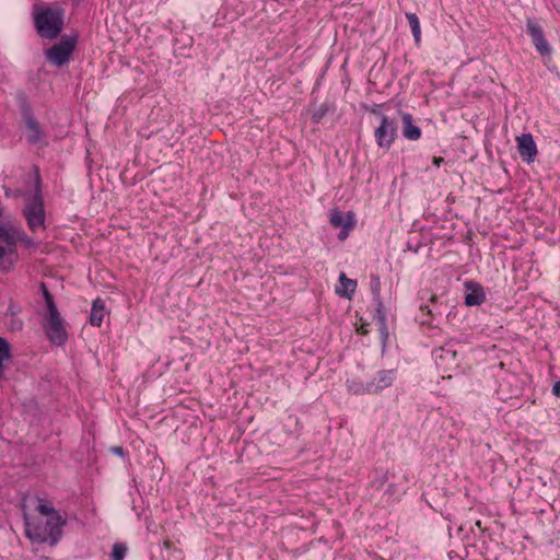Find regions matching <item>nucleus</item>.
I'll use <instances>...</instances> for the list:
<instances>
[{
    "instance_id": "nucleus-15",
    "label": "nucleus",
    "mask_w": 560,
    "mask_h": 560,
    "mask_svg": "<svg viewBox=\"0 0 560 560\" xmlns=\"http://www.w3.org/2000/svg\"><path fill=\"white\" fill-rule=\"evenodd\" d=\"M106 314L104 300L97 298L93 301L89 322L92 326L100 327Z\"/></svg>"
},
{
    "instance_id": "nucleus-5",
    "label": "nucleus",
    "mask_w": 560,
    "mask_h": 560,
    "mask_svg": "<svg viewBox=\"0 0 560 560\" xmlns=\"http://www.w3.org/2000/svg\"><path fill=\"white\" fill-rule=\"evenodd\" d=\"M34 25L43 38H57L63 27V13L60 10L45 8L34 13Z\"/></svg>"
},
{
    "instance_id": "nucleus-17",
    "label": "nucleus",
    "mask_w": 560,
    "mask_h": 560,
    "mask_svg": "<svg viewBox=\"0 0 560 560\" xmlns=\"http://www.w3.org/2000/svg\"><path fill=\"white\" fill-rule=\"evenodd\" d=\"M376 307H375V315L374 318L377 320L380 331L384 339L387 338V327H386V314L384 311V305L380 299L374 300Z\"/></svg>"
},
{
    "instance_id": "nucleus-21",
    "label": "nucleus",
    "mask_w": 560,
    "mask_h": 560,
    "mask_svg": "<svg viewBox=\"0 0 560 560\" xmlns=\"http://www.w3.org/2000/svg\"><path fill=\"white\" fill-rule=\"evenodd\" d=\"M354 214L352 212H348L343 228H341V231L338 234V240L345 241L349 236V231L354 228Z\"/></svg>"
},
{
    "instance_id": "nucleus-8",
    "label": "nucleus",
    "mask_w": 560,
    "mask_h": 560,
    "mask_svg": "<svg viewBox=\"0 0 560 560\" xmlns=\"http://www.w3.org/2000/svg\"><path fill=\"white\" fill-rule=\"evenodd\" d=\"M22 117L25 124L26 140L31 144H46L45 133L28 106L23 107Z\"/></svg>"
},
{
    "instance_id": "nucleus-30",
    "label": "nucleus",
    "mask_w": 560,
    "mask_h": 560,
    "mask_svg": "<svg viewBox=\"0 0 560 560\" xmlns=\"http://www.w3.org/2000/svg\"><path fill=\"white\" fill-rule=\"evenodd\" d=\"M114 453L118 454V455H121L124 453V450H122L121 446H117V447H114Z\"/></svg>"
},
{
    "instance_id": "nucleus-29",
    "label": "nucleus",
    "mask_w": 560,
    "mask_h": 560,
    "mask_svg": "<svg viewBox=\"0 0 560 560\" xmlns=\"http://www.w3.org/2000/svg\"><path fill=\"white\" fill-rule=\"evenodd\" d=\"M444 162V159L443 158H436L434 156L433 158V165H435L436 167H440V165Z\"/></svg>"
},
{
    "instance_id": "nucleus-2",
    "label": "nucleus",
    "mask_w": 560,
    "mask_h": 560,
    "mask_svg": "<svg viewBox=\"0 0 560 560\" xmlns=\"http://www.w3.org/2000/svg\"><path fill=\"white\" fill-rule=\"evenodd\" d=\"M25 248L35 247L33 237L20 226L0 225V271L8 272L19 261L18 244Z\"/></svg>"
},
{
    "instance_id": "nucleus-23",
    "label": "nucleus",
    "mask_w": 560,
    "mask_h": 560,
    "mask_svg": "<svg viewBox=\"0 0 560 560\" xmlns=\"http://www.w3.org/2000/svg\"><path fill=\"white\" fill-rule=\"evenodd\" d=\"M127 553V547L124 544L116 542L112 549L113 560H124Z\"/></svg>"
},
{
    "instance_id": "nucleus-4",
    "label": "nucleus",
    "mask_w": 560,
    "mask_h": 560,
    "mask_svg": "<svg viewBox=\"0 0 560 560\" xmlns=\"http://www.w3.org/2000/svg\"><path fill=\"white\" fill-rule=\"evenodd\" d=\"M40 289L43 291V298L47 308V312L45 314L46 324L44 325L45 334L51 343L62 346L68 339V334L65 328V322L60 316L54 298L48 291L45 283L40 284Z\"/></svg>"
},
{
    "instance_id": "nucleus-12",
    "label": "nucleus",
    "mask_w": 560,
    "mask_h": 560,
    "mask_svg": "<svg viewBox=\"0 0 560 560\" xmlns=\"http://www.w3.org/2000/svg\"><path fill=\"white\" fill-rule=\"evenodd\" d=\"M435 363L442 369L457 366V351L451 346L441 347L434 352Z\"/></svg>"
},
{
    "instance_id": "nucleus-1",
    "label": "nucleus",
    "mask_w": 560,
    "mask_h": 560,
    "mask_svg": "<svg viewBox=\"0 0 560 560\" xmlns=\"http://www.w3.org/2000/svg\"><path fill=\"white\" fill-rule=\"evenodd\" d=\"M36 510L47 518L43 520L25 514L26 537L34 544L48 542L50 546H55L62 537V528L67 524V518L50 504L40 503Z\"/></svg>"
},
{
    "instance_id": "nucleus-25",
    "label": "nucleus",
    "mask_w": 560,
    "mask_h": 560,
    "mask_svg": "<svg viewBox=\"0 0 560 560\" xmlns=\"http://www.w3.org/2000/svg\"><path fill=\"white\" fill-rule=\"evenodd\" d=\"M327 108L324 105L320 106L317 110H315L314 114L312 115L313 122L318 124L320 119L325 116Z\"/></svg>"
},
{
    "instance_id": "nucleus-16",
    "label": "nucleus",
    "mask_w": 560,
    "mask_h": 560,
    "mask_svg": "<svg viewBox=\"0 0 560 560\" xmlns=\"http://www.w3.org/2000/svg\"><path fill=\"white\" fill-rule=\"evenodd\" d=\"M357 289V281L347 278L346 273L341 272L339 276V285L336 288V293L346 299H351Z\"/></svg>"
},
{
    "instance_id": "nucleus-3",
    "label": "nucleus",
    "mask_w": 560,
    "mask_h": 560,
    "mask_svg": "<svg viewBox=\"0 0 560 560\" xmlns=\"http://www.w3.org/2000/svg\"><path fill=\"white\" fill-rule=\"evenodd\" d=\"M22 215L26 221L28 230L33 234L46 230V210L38 170H36L34 174L33 189L30 190V194H24Z\"/></svg>"
},
{
    "instance_id": "nucleus-28",
    "label": "nucleus",
    "mask_w": 560,
    "mask_h": 560,
    "mask_svg": "<svg viewBox=\"0 0 560 560\" xmlns=\"http://www.w3.org/2000/svg\"><path fill=\"white\" fill-rule=\"evenodd\" d=\"M552 393L553 395H556L557 397H560V380L557 381L553 386H552Z\"/></svg>"
},
{
    "instance_id": "nucleus-14",
    "label": "nucleus",
    "mask_w": 560,
    "mask_h": 560,
    "mask_svg": "<svg viewBox=\"0 0 560 560\" xmlns=\"http://www.w3.org/2000/svg\"><path fill=\"white\" fill-rule=\"evenodd\" d=\"M401 120H402L404 137L411 141H416V140L420 139L421 129L418 126L413 125V119H412L411 114L404 113L401 115Z\"/></svg>"
},
{
    "instance_id": "nucleus-20",
    "label": "nucleus",
    "mask_w": 560,
    "mask_h": 560,
    "mask_svg": "<svg viewBox=\"0 0 560 560\" xmlns=\"http://www.w3.org/2000/svg\"><path fill=\"white\" fill-rule=\"evenodd\" d=\"M11 358V346L8 340L0 337V380L3 376V362Z\"/></svg>"
},
{
    "instance_id": "nucleus-31",
    "label": "nucleus",
    "mask_w": 560,
    "mask_h": 560,
    "mask_svg": "<svg viewBox=\"0 0 560 560\" xmlns=\"http://www.w3.org/2000/svg\"><path fill=\"white\" fill-rule=\"evenodd\" d=\"M420 308L422 312H425L427 314H432V311L430 310V307L428 305L421 306Z\"/></svg>"
},
{
    "instance_id": "nucleus-19",
    "label": "nucleus",
    "mask_w": 560,
    "mask_h": 560,
    "mask_svg": "<svg viewBox=\"0 0 560 560\" xmlns=\"http://www.w3.org/2000/svg\"><path fill=\"white\" fill-rule=\"evenodd\" d=\"M406 19L410 25L411 33H412L416 44H419L421 40V27H420V21H419L417 14L407 12Z\"/></svg>"
},
{
    "instance_id": "nucleus-9",
    "label": "nucleus",
    "mask_w": 560,
    "mask_h": 560,
    "mask_svg": "<svg viewBox=\"0 0 560 560\" xmlns=\"http://www.w3.org/2000/svg\"><path fill=\"white\" fill-rule=\"evenodd\" d=\"M526 32L530 36L536 50L541 56H549L551 54V47L545 38L541 26L537 24L533 19H527Z\"/></svg>"
},
{
    "instance_id": "nucleus-27",
    "label": "nucleus",
    "mask_w": 560,
    "mask_h": 560,
    "mask_svg": "<svg viewBox=\"0 0 560 560\" xmlns=\"http://www.w3.org/2000/svg\"><path fill=\"white\" fill-rule=\"evenodd\" d=\"M374 282L375 283L373 284V292H374V300H376V299H380V292H378L380 291V279H378V277H376L374 279Z\"/></svg>"
},
{
    "instance_id": "nucleus-24",
    "label": "nucleus",
    "mask_w": 560,
    "mask_h": 560,
    "mask_svg": "<svg viewBox=\"0 0 560 560\" xmlns=\"http://www.w3.org/2000/svg\"><path fill=\"white\" fill-rule=\"evenodd\" d=\"M348 388L350 392H352L353 394H368V390L365 388H368V383H361V382H357V381H351V382H348Z\"/></svg>"
},
{
    "instance_id": "nucleus-18",
    "label": "nucleus",
    "mask_w": 560,
    "mask_h": 560,
    "mask_svg": "<svg viewBox=\"0 0 560 560\" xmlns=\"http://www.w3.org/2000/svg\"><path fill=\"white\" fill-rule=\"evenodd\" d=\"M33 180H34V176L27 175L26 188H24V189H22V188H15V189L5 188L4 189L5 197L23 198L24 199V194H30V190L33 189Z\"/></svg>"
},
{
    "instance_id": "nucleus-6",
    "label": "nucleus",
    "mask_w": 560,
    "mask_h": 560,
    "mask_svg": "<svg viewBox=\"0 0 560 560\" xmlns=\"http://www.w3.org/2000/svg\"><path fill=\"white\" fill-rule=\"evenodd\" d=\"M75 47V40L62 37L58 43L45 51L48 61L57 67L68 63Z\"/></svg>"
},
{
    "instance_id": "nucleus-32",
    "label": "nucleus",
    "mask_w": 560,
    "mask_h": 560,
    "mask_svg": "<svg viewBox=\"0 0 560 560\" xmlns=\"http://www.w3.org/2000/svg\"><path fill=\"white\" fill-rule=\"evenodd\" d=\"M3 214V210L0 208V218L2 217Z\"/></svg>"
},
{
    "instance_id": "nucleus-22",
    "label": "nucleus",
    "mask_w": 560,
    "mask_h": 560,
    "mask_svg": "<svg viewBox=\"0 0 560 560\" xmlns=\"http://www.w3.org/2000/svg\"><path fill=\"white\" fill-rule=\"evenodd\" d=\"M330 224L334 226V228H343V224L346 222V219L343 218V214L341 213V211L337 210V209H334L331 212H330Z\"/></svg>"
},
{
    "instance_id": "nucleus-11",
    "label": "nucleus",
    "mask_w": 560,
    "mask_h": 560,
    "mask_svg": "<svg viewBox=\"0 0 560 560\" xmlns=\"http://www.w3.org/2000/svg\"><path fill=\"white\" fill-rule=\"evenodd\" d=\"M517 151L526 163H532L537 155V147L532 133H522L516 138Z\"/></svg>"
},
{
    "instance_id": "nucleus-13",
    "label": "nucleus",
    "mask_w": 560,
    "mask_h": 560,
    "mask_svg": "<svg viewBox=\"0 0 560 560\" xmlns=\"http://www.w3.org/2000/svg\"><path fill=\"white\" fill-rule=\"evenodd\" d=\"M465 287L467 289V294L465 296V303L468 306H478L481 305L486 300V294L483 288L474 281L466 282Z\"/></svg>"
},
{
    "instance_id": "nucleus-10",
    "label": "nucleus",
    "mask_w": 560,
    "mask_h": 560,
    "mask_svg": "<svg viewBox=\"0 0 560 560\" xmlns=\"http://www.w3.org/2000/svg\"><path fill=\"white\" fill-rule=\"evenodd\" d=\"M396 377L395 370H382L376 373L372 381L368 382V394H377L393 385Z\"/></svg>"
},
{
    "instance_id": "nucleus-7",
    "label": "nucleus",
    "mask_w": 560,
    "mask_h": 560,
    "mask_svg": "<svg viewBox=\"0 0 560 560\" xmlns=\"http://www.w3.org/2000/svg\"><path fill=\"white\" fill-rule=\"evenodd\" d=\"M380 126L374 131L376 143L382 149H389L397 138L398 125L396 119L380 114Z\"/></svg>"
},
{
    "instance_id": "nucleus-26",
    "label": "nucleus",
    "mask_w": 560,
    "mask_h": 560,
    "mask_svg": "<svg viewBox=\"0 0 560 560\" xmlns=\"http://www.w3.org/2000/svg\"><path fill=\"white\" fill-rule=\"evenodd\" d=\"M8 326L11 330H21L23 328V322L19 318L12 317Z\"/></svg>"
}]
</instances>
